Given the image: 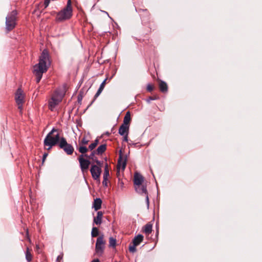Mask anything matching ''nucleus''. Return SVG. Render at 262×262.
<instances>
[{"mask_svg": "<svg viewBox=\"0 0 262 262\" xmlns=\"http://www.w3.org/2000/svg\"><path fill=\"white\" fill-rule=\"evenodd\" d=\"M49 55L47 50H43L39 57V62L33 67V73L36 77V82L40 81L43 73L47 72L50 66Z\"/></svg>", "mask_w": 262, "mask_h": 262, "instance_id": "nucleus-1", "label": "nucleus"}, {"mask_svg": "<svg viewBox=\"0 0 262 262\" xmlns=\"http://www.w3.org/2000/svg\"><path fill=\"white\" fill-rule=\"evenodd\" d=\"M56 132H57V130L53 128L47 134L44 139L43 144L45 148L48 150H50L53 146H55L57 143L59 144L60 142L61 138H60L59 134L57 133L56 135H53V134Z\"/></svg>", "mask_w": 262, "mask_h": 262, "instance_id": "nucleus-2", "label": "nucleus"}, {"mask_svg": "<svg viewBox=\"0 0 262 262\" xmlns=\"http://www.w3.org/2000/svg\"><path fill=\"white\" fill-rule=\"evenodd\" d=\"M73 9L71 0H68L66 6L57 13L56 21L62 22L70 19L72 16Z\"/></svg>", "mask_w": 262, "mask_h": 262, "instance_id": "nucleus-3", "label": "nucleus"}, {"mask_svg": "<svg viewBox=\"0 0 262 262\" xmlns=\"http://www.w3.org/2000/svg\"><path fill=\"white\" fill-rule=\"evenodd\" d=\"M64 92L60 90H56L52 95L49 101V108L53 111L55 107L62 101Z\"/></svg>", "mask_w": 262, "mask_h": 262, "instance_id": "nucleus-4", "label": "nucleus"}, {"mask_svg": "<svg viewBox=\"0 0 262 262\" xmlns=\"http://www.w3.org/2000/svg\"><path fill=\"white\" fill-rule=\"evenodd\" d=\"M17 12L13 10L9 13L6 18V29L8 31L12 30L16 25Z\"/></svg>", "mask_w": 262, "mask_h": 262, "instance_id": "nucleus-5", "label": "nucleus"}, {"mask_svg": "<svg viewBox=\"0 0 262 262\" xmlns=\"http://www.w3.org/2000/svg\"><path fill=\"white\" fill-rule=\"evenodd\" d=\"M58 146L61 149H63L68 155H71L74 152V147L71 144L68 143L66 139L64 137L60 138Z\"/></svg>", "mask_w": 262, "mask_h": 262, "instance_id": "nucleus-6", "label": "nucleus"}, {"mask_svg": "<svg viewBox=\"0 0 262 262\" xmlns=\"http://www.w3.org/2000/svg\"><path fill=\"white\" fill-rule=\"evenodd\" d=\"M105 242L103 240V235L100 236L97 239L95 246V255L97 256H101L104 252Z\"/></svg>", "mask_w": 262, "mask_h": 262, "instance_id": "nucleus-7", "label": "nucleus"}, {"mask_svg": "<svg viewBox=\"0 0 262 262\" xmlns=\"http://www.w3.org/2000/svg\"><path fill=\"white\" fill-rule=\"evenodd\" d=\"M15 99L18 105V108L21 112L24 103L25 94L23 90L19 88L15 93Z\"/></svg>", "mask_w": 262, "mask_h": 262, "instance_id": "nucleus-8", "label": "nucleus"}, {"mask_svg": "<svg viewBox=\"0 0 262 262\" xmlns=\"http://www.w3.org/2000/svg\"><path fill=\"white\" fill-rule=\"evenodd\" d=\"M84 155H81L78 157V161L80 164V169L83 174L84 175L85 173L88 172V169L91 164L89 160L84 159Z\"/></svg>", "mask_w": 262, "mask_h": 262, "instance_id": "nucleus-9", "label": "nucleus"}, {"mask_svg": "<svg viewBox=\"0 0 262 262\" xmlns=\"http://www.w3.org/2000/svg\"><path fill=\"white\" fill-rule=\"evenodd\" d=\"M101 167L102 165L99 166L98 165L92 164L90 169V172L92 174V178L97 180L99 179L100 174L101 173Z\"/></svg>", "mask_w": 262, "mask_h": 262, "instance_id": "nucleus-10", "label": "nucleus"}, {"mask_svg": "<svg viewBox=\"0 0 262 262\" xmlns=\"http://www.w3.org/2000/svg\"><path fill=\"white\" fill-rule=\"evenodd\" d=\"M127 160V155H123L122 152L121 150L119 151V157L118 160L117 167L118 168H121L122 170H124L126 165V162Z\"/></svg>", "mask_w": 262, "mask_h": 262, "instance_id": "nucleus-11", "label": "nucleus"}, {"mask_svg": "<svg viewBox=\"0 0 262 262\" xmlns=\"http://www.w3.org/2000/svg\"><path fill=\"white\" fill-rule=\"evenodd\" d=\"M135 189L136 191L141 194H144L146 197V202L147 206L149 205V198L147 194L146 187L144 185L136 186Z\"/></svg>", "mask_w": 262, "mask_h": 262, "instance_id": "nucleus-12", "label": "nucleus"}, {"mask_svg": "<svg viewBox=\"0 0 262 262\" xmlns=\"http://www.w3.org/2000/svg\"><path fill=\"white\" fill-rule=\"evenodd\" d=\"M144 181L143 176L138 172H135L134 174V183L135 185L139 186L142 185Z\"/></svg>", "mask_w": 262, "mask_h": 262, "instance_id": "nucleus-13", "label": "nucleus"}, {"mask_svg": "<svg viewBox=\"0 0 262 262\" xmlns=\"http://www.w3.org/2000/svg\"><path fill=\"white\" fill-rule=\"evenodd\" d=\"M95 154H97L96 151L93 150L90 155H87L85 154L84 156L85 157L89 158L90 160H92L94 163H96L97 165L100 166L102 165V162L100 161H99L97 158L95 156Z\"/></svg>", "mask_w": 262, "mask_h": 262, "instance_id": "nucleus-14", "label": "nucleus"}, {"mask_svg": "<svg viewBox=\"0 0 262 262\" xmlns=\"http://www.w3.org/2000/svg\"><path fill=\"white\" fill-rule=\"evenodd\" d=\"M129 132V127L127 126H125L123 125H121L119 128V134L121 136H124L126 134H128Z\"/></svg>", "mask_w": 262, "mask_h": 262, "instance_id": "nucleus-15", "label": "nucleus"}, {"mask_svg": "<svg viewBox=\"0 0 262 262\" xmlns=\"http://www.w3.org/2000/svg\"><path fill=\"white\" fill-rule=\"evenodd\" d=\"M103 213L102 211H98L97 216L94 219V223L96 225H100L102 223Z\"/></svg>", "mask_w": 262, "mask_h": 262, "instance_id": "nucleus-16", "label": "nucleus"}, {"mask_svg": "<svg viewBox=\"0 0 262 262\" xmlns=\"http://www.w3.org/2000/svg\"><path fill=\"white\" fill-rule=\"evenodd\" d=\"M130 120L131 118L130 113L129 112H127L124 117L123 123L122 125L129 127V123Z\"/></svg>", "mask_w": 262, "mask_h": 262, "instance_id": "nucleus-17", "label": "nucleus"}, {"mask_svg": "<svg viewBox=\"0 0 262 262\" xmlns=\"http://www.w3.org/2000/svg\"><path fill=\"white\" fill-rule=\"evenodd\" d=\"M106 79H104L103 81L100 84L99 89L98 90L97 93L94 96V100L96 99L101 93L102 91L103 90L105 83H106Z\"/></svg>", "mask_w": 262, "mask_h": 262, "instance_id": "nucleus-18", "label": "nucleus"}, {"mask_svg": "<svg viewBox=\"0 0 262 262\" xmlns=\"http://www.w3.org/2000/svg\"><path fill=\"white\" fill-rule=\"evenodd\" d=\"M102 201L99 198L96 199L93 203V207L96 211L100 209L101 207Z\"/></svg>", "mask_w": 262, "mask_h": 262, "instance_id": "nucleus-19", "label": "nucleus"}, {"mask_svg": "<svg viewBox=\"0 0 262 262\" xmlns=\"http://www.w3.org/2000/svg\"><path fill=\"white\" fill-rule=\"evenodd\" d=\"M143 236L141 234H139L137 236H135L133 241V243L135 246L139 245L143 241Z\"/></svg>", "mask_w": 262, "mask_h": 262, "instance_id": "nucleus-20", "label": "nucleus"}, {"mask_svg": "<svg viewBox=\"0 0 262 262\" xmlns=\"http://www.w3.org/2000/svg\"><path fill=\"white\" fill-rule=\"evenodd\" d=\"M159 88L162 92H166L168 88L166 83L163 81H161L159 83Z\"/></svg>", "mask_w": 262, "mask_h": 262, "instance_id": "nucleus-21", "label": "nucleus"}, {"mask_svg": "<svg viewBox=\"0 0 262 262\" xmlns=\"http://www.w3.org/2000/svg\"><path fill=\"white\" fill-rule=\"evenodd\" d=\"M106 149V146L105 144H102L100 145L97 149L95 150L96 151L97 155H101L103 153Z\"/></svg>", "mask_w": 262, "mask_h": 262, "instance_id": "nucleus-22", "label": "nucleus"}, {"mask_svg": "<svg viewBox=\"0 0 262 262\" xmlns=\"http://www.w3.org/2000/svg\"><path fill=\"white\" fill-rule=\"evenodd\" d=\"M152 231V225L149 224H146L144 226V232L146 234H149Z\"/></svg>", "mask_w": 262, "mask_h": 262, "instance_id": "nucleus-23", "label": "nucleus"}, {"mask_svg": "<svg viewBox=\"0 0 262 262\" xmlns=\"http://www.w3.org/2000/svg\"><path fill=\"white\" fill-rule=\"evenodd\" d=\"M79 145L80 146L78 149L79 151L82 154V155H84L83 154H85L88 151V148L84 145Z\"/></svg>", "mask_w": 262, "mask_h": 262, "instance_id": "nucleus-24", "label": "nucleus"}, {"mask_svg": "<svg viewBox=\"0 0 262 262\" xmlns=\"http://www.w3.org/2000/svg\"><path fill=\"white\" fill-rule=\"evenodd\" d=\"M109 176H110V174H109V170L108 169V165L106 164L105 165V168H104V171L103 176V179H104V180L105 179H108V177H109Z\"/></svg>", "mask_w": 262, "mask_h": 262, "instance_id": "nucleus-25", "label": "nucleus"}, {"mask_svg": "<svg viewBox=\"0 0 262 262\" xmlns=\"http://www.w3.org/2000/svg\"><path fill=\"white\" fill-rule=\"evenodd\" d=\"M26 258L28 262L32 260V254L29 251V248L28 247L26 252Z\"/></svg>", "mask_w": 262, "mask_h": 262, "instance_id": "nucleus-26", "label": "nucleus"}, {"mask_svg": "<svg viewBox=\"0 0 262 262\" xmlns=\"http://www.w3.org/2000/svg\"><path fill=\"white\" fill-rule=\"evenodd\" d=\"M98 139H96L93 143H92L89 145V149H90L91 150H93L98 145Z\"/></svg>", "mask_w": 262, "mask_h": 262, "instance_id": "nucleus-27", "label": "nucleus"}, {"mask_svg": "<svg viewBox=\"0 0 262 262\" xmlns=\"http://www.w3.org/2000/svg\"><path fill=\"white\" fill-rule=\"evenodd\" d=\"M98 234H99V231H98V228L96 227H93L92 228V232H91L92 236V237H96L98 235Z\"/></svg>", "mask_w": 262, "mask_h": 262, "instance_id": "nucleus-28", "label": "nucleus"}, {"mask_svg": "<svg viewBox=\"0 0 262 262\" xmlns=\"http://www.w3.org/2000/svg\"><path fill=\"white\" fill-rule=\"evenodd\" d=\"M116 240L112 237L109 238V244L111 247H115L116 246Z\"/></svg>", "mask_w": 262, "mask_h": 262, "instance_id": "nucleus-29", "label": "nucleus"}, {"mask_svg": "<svg viewBox=\"0 0 262 262\" xmlns=\"http://www.w3.org/2000/svg\"><path fill=\"white\" fill-rule=\"evenodd\" d=\"M88 142L89 140H87L85 137H84L79 142V145H85L88 143Z\"/></svg>", "mask_w": 262, "mask_h": 262, "instance_id": "nucleus-30", "label": "nucleus"}, {"mask_svg": "<svg viewBox=\"0 0 262 262\" xmlns=\"http://www.w3.org/2000/svg\"><path fill=\"white\" fill-rule=\"evenodd\" d=\"M136 246H135L134 244H133V245H132V246H130L129 247V251L132 253L136 252Z\"/></svg>", "mask_w": 262, "mask_h": 262, "instance_id": "nucleus-31", "label": "nucleus"}, {"mask_svg": "<svg viewBox=\"0 0 262 262\" xmlns=\"http://www.w3.org/2000/svg\"><path fill=\"white\" fill-rule=\"evenodd\" d=\"M159 98V97L157 96H154V97H149L147 99V102L148 103H150V101L151 100H156V99H158Z\"/></svg>", "mask_w": 262, "mask_h": 262, "instance_id": "nucleus-32", "label": "nucleus"}, {"mask_svg": "<svg viewBox=\"0 0 262 262\" xmlns=\"http://www.w3.org/2000/svg\"><path fill=\"white\" fill-rule=\"evenodd\" d=\"M154 86L150 84H148L147 85V90L148 92H151L154 90Z\"/></svg>", "mask_w": 262, "mask_h": 262, "instance_id": "nucleus-33", "label": "nucleus"}, {"mask_svg": "<svg viewBox=\"0 0 262 262\" xmlns=\"http://www.w3.org/2000/svg\"><path fill=\"white\" fill-rule=\"evenodd\" d=\"M50 0H44L43 5L45 6V8H46L50 4Z\"/></svg>", "mask_w": 262, "mask_h": 262, "instance_id": "nucleus-34", "label": "nucleus"}, {"mask_svg": "<svg viewBox=\"0 0 262 262\" xmlns=\"http://www.w3.org/2000/svg\"><path fill=\"white\" fill-rule=\"evenodd\" d=\"M63 258V254H61L59 255H58L56 259L57 262H59L60 260H62Z\"/></svg>", "mask_w": 262, "mask_h": 262, "instance_id": "nucleus-35", "label": "nucleus"}, {"mask_svg": "<svg viewBox=\"0 0 262 262\" xmlns=\"http://www.w3.org/2000/svg\"><path fill=\"white\" fill-rule=\"evenodd\" d=\"M128 134H126L123 136V141L128 142Z\"/></svg>", "mask_w": 262, "mask_h": 262, "instance_id": "nucleus-36", "label": "nucleus"}, {"mask_svg": "<svg viewBox=\"0 0 262 262\" xmlns=\"http://www.w3.org/2000/svg\"><path fill=\"white\" fill-rule=\"evenodd\" d=\"M107 179H105V180H104V179H103V182H102V184L104 186H107Z\"/></svg>", "mask_w": 262, "mask_h": 262, "instance_id": "nucleus-37", "label": "nucleus"}, {"mask_svg": "<svg viewBox=\"0 0 262 262\" xmlns=\"http://www.w3.org/2000/svg\"><path fill=\"white\" fill-rule=\"evenodd\" d=\"M48 156V154H45L42 157V162H43Z\"/></svg>", "mask_w": 262, "mask_h": 262, "instance_id": "nucleus-38", "label": "nucleus"}, {"mask_svg": "<svg viewBox=\"0 0 262 262\" xmlns=\"http://www.w3.org/2000/svg\"><path fill=\"white\" fill-rule=\"evenodd\" d=\"M91 262H100V261L98 259H95L93 260Z\"/></svg>", "mask_w": 262, "mask_h": 262, "instance_id": "nucleus-39", "label": "nucleus"}, {"mask_svg": "<svg viewBox=\"0 0 262 262\" xmlns=\"http://www.w3.org/2000/svg\"><path fill=\"white\" fill-rule=\"evenodd\" d=\"M81 99V97H78V99Z\"/></svg>", "mask_w": 262, "mask_h": 262, "instance_id": "nucleus-40", "label": "nucleus"}, {"mask_svg": "<svg viewBox=\"0 0 262 262\" xmlns=\"http://www.w3.org/2000/svg\"><path fill=\"white\" fill-rule=\"evenodd\" d=\"M81 99V97H78V99Z\"/></svg>", "mask_w": 262, "mask_h": 262, "instance_id": "nucleus-41", "label": "nucleus"}]
</instances>
